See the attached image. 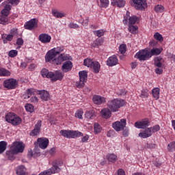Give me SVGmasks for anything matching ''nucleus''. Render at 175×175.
Instances as JSON below:
<instances>
[{"mask_svg":"<svg viewBox=\"0 0 175 175\" xmlns=\"http://www.w3.org/2000/svg\"><path fill=\"white\" fill-rule=\"evenodd\" d=\"M69 59H72V57L65 53L61 54L57 57V55L53 49L48 51L45 55L46 62H50V64L55 65H61L64 61H68Z\"/></svg>","mask_w":175,"mask_h":175,"instance_id":"f257e3e1","label":"nucleus"},{"mask_svg":"<svg viewBox=\"0 0 175 175\" xmlns=\"http://www.w3.org/2000/svg\"><path fill=\"white\" fill-rule=\"evenodd\" d=\"M41 75L42 77L50 79L51 81H57V80H62L64 79V73L61 70L55 71V72H49V70L42 68L41 70Z\"/></svg>","mask_w":175,"mask_h":175,"instance_id":"f03ea898","label":"nucleus"},{"mask_svg":"<svg viewBox=\"0 0 175 175\" xmlns=\"http://www.w3.org/2000/svg\"><path fill=\"white\" fill-rule=\"evenodd\" d=\"M60 135L66 139H76L84 136L83 133L72 130H62L60 131Z\"/></svg>","mask_w":175,"mask_h":175,"instance_id":"7ed1b4c3","label":"nucleus"},{"mask_svg":"<svg viewBox=\"0 0 175 175\" xmlns=\"http://www.w3.org/2000/svg\"><path fill=\"white\" fill-rule=\"evenodd\" d=\"M125 105V101L122 99H113L109 100L107 106L111 111H117L120 107H122Z\"/></svg>","mask_w":175,"mask_h":175,"instance_id":"20e7f679","label":"nucleus"},{"mask_svg":"<svg viewBox=\"0 0 175 175\" xmlns=\"http://www.w3.org/2000/svg\"><path fill=\"white\" fill-rule=\"evenodd\" d=\"M79 81L77 82L75 85L77 88H83L85 87V83H87V79L88 78V74L87 71L83 70L79 72Z\"/></svg>","mask_w":175,"mask_h":175,"instance_id":"39448f33","label":"nucleus"},{"mask_svg":"<svg viewBox=\"0 0 175 175\" xmlns=\"http://www.w3.org/2000/svg\"><path fill=\"white\" fill-rule=\"evenodd\" d=\"M135 58H137L139 61H147V59L151 58L150 51L147 49L141 50L135 54Z\"/></svg>","mask_w":175,"mask_h":175,"instance_id":"423d86ee","label":"nucleus"},{"mask_svg":"<svg viewBox=\"0 0 175 175\" xmlns=\"http://www.w3.org/2000/svg\"><path fill=\"white\" fill-rule=\"evenodd\" d=\"M24 144L20 142H15L10 147L12 152L14 154H18L19 152H23L25 148Z\"/></svg>","mask_w":175,"mask_h":175,"instance_id":"0eeeda50","label":"nucleus"},{"mask_svg":"<svg viewBox=\"0 0 175 175\" xmlns=\"http://www.w3.org/2000/svg\"><path fill=\"white\" fill-rule=\"evenodd\" d=\"M112 126L116 132H120V131H124V128L126 126V120L121 119L120 121H116L113 123Z\"/></svg>","mask_w":175,"mask_h":175,"instance_id":"6e6552de","label":"nucleus"},{"mask_svg":"<svg viewBox=\"0 0 175 175\" xmlns=\"http://www.w3.org/2000/svg\"><path fill=\"white\" fill-rule=\"evenodd\" d=\"M38 23H39V21L37 18H32L25 23L24 27L25 29L32 31V29L38 28Z\"/></svg>","mask_w":175,"mask_h":175,"instance_id":"1a4fd4ad","label":"nucleus"},{"mask_svg":"<svg viewBox=\"0 0 175 175\" xmlns=\"http://www.w3.org/2000/svg\"><path fill=\"white\" fill-rule=\"evenodd\" d=\"M133 6L137 10H144L147 7L146 0H132Z\"/></svg>","mask_w":175,"mask_h":175,"instance_id":"9d476101","label":"nucleus"},{"mask_svg":"<svg viewBox=\"0 0 175 175\" xmlns=\"http://www.w3.org/2000/svg\"><path fill=\"white\" fill-rule=\"evenodd\" d=\"M150 120L148 118H145L140 121L136 122L135 123V126L138 129H144L145 128H148V126H150Z\"/></svg>","mask_w":175,"mask_h":175,"instance_id":"9b49d317","label":"nucleus"},{"mask_svg":"<svg viewBox=\"0 0 175 175\" xmlns=\"http://www.w3.org/2000/svg\"><path fill=\"white\" fill-rule=\"evenodd\" d=\"M18 84V82L14 79H9L3 81V86L5 88H17Z\"/></svg>","mask_w":175,"mask_h":175,"instance_id":"f8f14e48","label":"nucleus"},{"mask_svg":"<svg viewBox=\"0 0 175 175\" xmlns=\"http://www.w3.org/2000/svg\"><path fill=\"white\" fill-rule=\"evenodd\" d=\"M38 95H40V99L42 100V102H47L50 100V93L47 92L46 90H40L37 92Z\"/></svg>","mask_w":175,"mask_h":175,"instance_id":"ddd939ff","label":"nucleus"},{"mask_svg":"<svg viewBox=\"0 0 175 175\" xmlns=\"http://www.w3.org/2000/svg\"><path fill=\"white\" fill-rule=\"evenodd\" d=\"M40 128H42V120H38L35 124L34 129L30 132V136H38L40 133Z\"/></svg>","mask_w":175,"mask_h":175,"instance_id":"4468645a","label":"nucleus"},{"mask_svg":"<svg viewBox=\"0 0 175 175\" xmlns=\"http://www.w3.org/2000/svg\"><path fill=\"white\" fill-rule=\"evenodd\" d=\"M70 60L71 59H68V61L65 62L62 66V70L64 73H67V72H70L72 70V68H73V63H72Z\"/></svg>","mask_w":175,"mask_h":175,"instance_id":"2eb2a0df","label":"nucleus"},{"mask_svg":"<svg viewBox=\"0 0 175 175\" xmlns=\"http://www.w3.org/2000/svg\"><path fill=\"white\" fill-rule=\"evenodd\" d=\"M38 40L41 42V43L47 44L51 42V36L48 33H41L38 36Z\"/></svg>","mask_w":175,"mask_h":175,"instance_id":"dca6fc26","label":"nucleus"},{"mask_svg":"<svg viewBox=\"0 0 175 175\" xmlns=\"http://www.w3.org/2000/svg\"><path fill=\"white\" fill-rule=\"evenodd\" d=\"M138 136L139 137H142V139H147L148 137H150V136H152V132L151 131V129L146 128L145 130L141 131Z\"/></svg>","mask_w":175,"mask_h":175,"instance_id":"f3484780","label":"nucleus"},{"mask_svg":"<svg viewBox=\"0 0 175 175\" xmlns=\"http://www.w3.org/2000/svg\"><path fill=\"white\" fill-rule=\"evenodd\" d=\"M37 142L38 143L40 148H42V150H45V148H47V146H49V139L38 138L37 139Z\"/></svg>","mask_w":175,"mask_h":175,"instance_id":"a211bd4d","label":"nucleus"},{"mask_svg":"<svg viewBox=\"0 0 175 175\" xmlns=\"http://www.w3.org/2000/svg\"><path fill=\"white\" fill-rule=\"evenodd\" d=\"M94 105H102L106 102V98L99 95H94L92 98Z\"/></svg>","mask_w":175,"mask_h":175,"instance_id":"6ab92c4d","label":"nucleus"},{"mask_svg":"<svg viewBox=\"0 0 175 175\" xmlns=\"http://www.w3.org/2000/svg\"><path fill=\"white\" fill-rule=\"evenodd\" d=\"M118 64V59L116 55H112L107 60V66H116Z\"/></svg>","mask_w":175,"mask_h":175,"instance_id":"aec40b11","label":"nucleus"},{"mask_svg":"<svg viewBox=\"0 0 175 175\" xmlns=\"http://www.w3.org/2000/svg\"><path fill=\"white\" fill-rule=\"evenodd\" d=\"M100 114L103 118H110L111 117V111L107 108H104L101 110Z\"/></svg>","mask_w":175,"mask_h":175,"instance_id":"412c9836","label":"nucleus"},{"mask_svg":"<svg viewBox=\"0 0 175 175\" xmlns=\"http://www.w3.org/2000/svg\"><path fill=\"white\" fill-rule=\"evenodd\" d=\"M48 172H49L50 174H55V173L61 172V168L52 163V167L48 169Z\"/></svg>","mask_w":175,"mask_h":175,"instance_id":"4be33fe9","label":"nucleus"},{"mask_svg":"<svg viewBox=\"0 0 175 175\" xmlns=\"http://www.w3.org/2000/svg\"><path fill=\"white\" fill-rule=\"evenodd\" d=\"M10 10H12V8L10 7V5H6L4 7V9L1 10V16H3L5 17H8L9 14H10Z\"/></svg>","mask_w":175,"mask_h":175,"instance_id":"5701e85b","label":"nucleus"},{"mask_svg":"<svg viewBox=\"0 0 175 175\" xmlns=\"http://www.w3.org/2000/svg\"><path fill=\"white\" fill-rule=\"evenodd\" d=\"M162 51H163V49H162V48L152 49L150 51H149V54L150 55V58H151V57H152V55H159V54H161L162 53Z\"/></svg>","mask_w":175,"mask_h":175,"instance_id":"b1692460","label":"nucleus"},{"mask_svg":"<svg viewBox=\"0 0 175 175\" xmlns=\"http://www.w3.org/2000/svg\"><path fill=\"white\" fill-rule=\"evenodd\" d=\"M52 14L56 18H62V17H65L66 16V13L59 12V11H58L57 10H52Z\"/></svg>","mask_w":175,"mask_h":175,"instance_id":"393cba45","label":"nucleus"},{"mask_svg":"<svg viewBox=\"0 0 175 175\" xmlns=\"http://www.w3.org/2000/svg\"><path fill=\"white\" fill-rule=\"evenodd\" d=\"M103 44V38H96L91 44L92 49H95V47H98V46H102Z\"/></svg>","mask_w":175,"mask_h":175,"instance_id":"a878e982","label":"nucleus"},{"mask_svg":"<svg viewBox=\"0 0 175 175\" xmlns=\"http://www.w3.org/2000/svg\"><path fill=\"white\" fill-rule=\"evenodd\" d=\"M90 68L91 69H93L94 73H99L100 70V64L98 62H94Z\"/></svg>","mask_w":175,"mask_h":175,"instance_id":"bb28decb","label":"nucleus"},{"mask_svg":"<svg viewBox=\"0 0 175 175\" xmlns=\"http://www.w3.org/2000/svg\"><path fill=\"white\" fill-rule=\"evenodd\" d=\"M114 1L113 2H111V5L114 6L115 5H117L118 8H124L125 6L126 1L125 0H112Z\"/></svg>","mask_w":175,"mask_h":175,"instance_id":"cd10ccee","label":"nucleus"},{"mask_svg":"<svg viewBox=\"0 0 175 175\" xmlns=\"http://www.w3.org/2000/svg\"><path fill=\"white\" fill-rule=\"evenodd\" d=\"M128 31L130 33H133V35L137 33L139 31V27L137 25H129L128 27Z\"/></svg>","mask_w":175,"mask_h":175,"instance_id":"c85d7f7f","label":"nucleus"},{"mask_svg":"<svg viewBox=\"0 0 175 175\" xmlns=\"http://www.w3.org/2000/svg\"><path fill=\"white\" fill-rule=\"evenodd\" d=\"M106 158L108 161L114 163V162L117 161V154H115L114 153L108 154Z\"/></svg>","mask_w":175,"mask_h":175,"instance_id":"c756f323","label":"nucleus"},{"mask_svg":"<svg viewBox=\"0 0 175 175\" xmlns=\"http://www.w3.org/2000/svg\"><path fill=\"white\" fill-rule=\"evenodd\" d=\"M154 65L156 66L157 68H162V57H156L154 59Z\"/></svg>","mask_w":175,"mask_h":175,"instance_id":"7c9ffc66","label":"nucleus"},{"mask_svg":"<svg viewBox=\"0 0 175 175\" xmlns=\"http://www.w3.org/2000/svg\"><path fill=\"white\" fill-rule=\"evenodd\" d=\"M21 121V118L17 116V115H15V117H14V120L11 122L10 124H12V125H14V126H16L17 125H20Z\"/></svg>","mask_w":175,"mask_h":175,"instance_id":"2f4dec72","label":"nucleus"},{"mask_svg":"<svg viewBox=\"0 0 175 175\" xmlns=\"http://www.w3.org/2000/svg\"><path fill=\"white\" fill-rule=\"evenodd\" d=\"M3 38V42L4 44L8 43V42H12V40H13V36H12L11 34H3L2 36Z\"/></svg>","mask_w":175,"mask_h":175,"instance_id":"473e14b6","label":"nucleus"},{"mask_svg":"<svg viewBox=\"0 0 175 175\" xmlns=\"http://www.w3.org/2000/svg\"><path fill=\"white\" fill-rule=\"evenodd\" d=\"M16 114L14 113H9L5 116V121L11 124L13 120L14 119Z\"/></svg>","mask_w":175,"mask_h":175,"instance_id":"72a5a7b5","label":"nucleus"},{"mask_svg":"<svg viewBox=\"0 0 175 175\" xmlns=\"http://www.w3.org/2000/svg\"><path fill=\"white\" fill-rule=\"evenodd\" d=\"M25 172H27L25 167L24 165H20L16 170V174L25 175Z\"/></svg>","mask_w":175,"mask_h":175,"instance_id":"f704fd0d","label":"nucleus"},{"mask_svg":"<svg viewBox=\"0 0 175 175\" xmlns=\"http://www.w3.org/2000/svg\"><path fill=\"white\" fill-rule=\"evenodd\" d=\"M6 147H8V142L5 141L0 142V154H3L6 150Z\"/></svg>","mask_w":175,"mask_h":175,"instance_id":"c9c22d12","label":"nucleus"},{"mask_svg":"<svg viewBox=\"0 0 175 175\" xmlns=\"http://www.w3.org/2000/svg\"><path fill=\"white\" fill-rule=\"evenodd\" d=\"M85 117L88 120H92V118H95V112L94 111H88L85 113Z\"/></svg>","mask_w":175,"mask_h":175,"instance_id":"e433bc0d","label":"nucleus"},{"mask_svg":"<svg viewBox=\"0 0 175 175\" xmlns=\"http://www.w3.org/2000/svg\"><path fill=\"white\" fill-rule=\"evenodd\" d=\"M10 23V21H9V18L8 16H3L1 15L0 16V24H2L3 25H6Z\"/></svg>","mask_w":175,"mask_h":175,"instance_id":"4c0bfd02","label":"nucleus"},{"mask_svg":"<svg viewBox=\"0 0 175 175\" xmlns=\"http://www.w3.org/2000/svg\"><path fill=\"white\" fill-rule=\"evenodd\" d=\"M10 71L6 70L5 68H0V76H3V77H6L8 76H10Z\"/></svg>","mask_w":175,"mask_h":175,"instance_id":"58836bf2","label":"nucleus"},{"mask_svg":"<svg viewBox=\"0 0 175 175\" xmlns=\"http://www.w3.org/2000/svg\"><path fill=\"white\" fill-rule=\"evenodd\" d=\"M106 31L103 29L96 30L93 31L94 35L98 36V38H102L105 35Z\"/></svg>","mask_w":175,"mask_h":175,"instance_id":"ea45409f","label":"nucleus"},{"mask_svg":"<svg viewBox=\"0 0 175 175\" xmlns=\"http://www.w3.org/2000/svg\"><path fill=\"white\" fill-rule=\"evenodd\" d=\"M94 61L90 59H85L83 62V65L87 66L88 68H92V65L94 64Z\"/></svg>","mask_w":175,"mask_h":175,"instance_id":"a19ab883","label":"nucleus"},{"mask_svg":"<svg viewBox=\"0 0 175 175\" xmlns=\"http://www.w3.org/2000/svg\"><path fill=\"white\" fill-rule=\"evenodd\" d=\"M159 88H153L152 90V96L155 99H159Z\"/></svg>","mask_w":175,"mask_h":175,"instance_id":"79ce46f5","label":"nucleus"},{"mask_svg":"<svg viewBox=\"0 0 175 175\" xmlns=\"http://www.w3.org/2000/svg\"><path fill=\"white\" fill-rule=\"evenodd\" d=\"M99 2L98 6H100V8H107L109 6V0H99Z\"/></svg>","mask_w":175,"mask_h":175,"instance_id":"37998d69","label":"nucleus"},{"mask_svg":"<svg viewBox=\"0 0 175 175\" xmlns=\"http://www.w3.org/2000/svg\"><path fill=\"white\" fill-rule=\"evenodd\" d=\"M83 114H84V111L80 109L75 112V117L79 118V120H83Z\"/></svg>","mask_w":175,"mask_h":175,"instance_id":"c03bdc74","label":"nucleus"},{"mask_svg":"<svg viewBox=\"0 0 175 175\" xmlns=\"http://www.w3.org/2000/svg\"><path fill=\"white\" fill-rule=\"evenodd\" d=\"M94 128L95 135H98V133H100V132L102 131V127L98 123L94 124Z\"/></svg>","mask_w":175,"mask_h":175,"instance_id":"a18cd8bd","label":"nucleus"},{"mask_svg":"<svg viewBox=\"0 0 175 175\" xmlns=\"http://www.w3.org/2000/svg\"><path fill=\"white\" fill-rule=\"evenodd\" d=\"M149 129H150L151 132H152V133H155L156 132H159V131H160L161 129V126L158 124L153 126L152 127H149Z\"/></svg>","mask_w":175,"mask_h":175,"instance_id":"49530a36","label":"nucleus"},{"mask_svg":"<svg viewBox=\"0 0 175 175\" xmlns=\"http://www.w3.org/2000/svg\"><path fill=\"white\" fill-rule=\"evenodd\" d=\"M136 21H137V18L136 16H131L129 18V24H131V25L136 24Z\"/></svg>","mask_w":175,"mask_h":175,"instance_id":"de8ad7c7","label":"nucleus"},{"mask_svg":"<svg viewBox=\"0 0 175 175\" xmlns=\"http://www.w3.org/2000/svg\"><path fill=\"white\" fill-rule=\"evenodd\" d=\"M119 51L120 54H125L126 53V44H122L119 47Z\"/></svg>","mask_w":175,"mask_h":175,"instance_id":"09e8293b","label":"nucleus"},{"mask_svg":"<svg viewBox=\"0 0 175 175\" xmlns=\"http://www.w3.org/2000/svg\"><path fill=\"white\" fill-rule=\"evenodd\" d=\"M25 109L27 111H29V113H33V105L31 104H27L25 106Z\"/></svg>","mask_w":175,"mask_h":175,"instance_id":"8fccbe9b","label":"nucleus"},{"mask_svg":"<svg viewBox=\"0 0 175 175\" xmlns=\"http://www.w3.org/2000/svg\"><path fill=\"white\" fill-rule=\"evenodd\" d=\"M163 10H165V8H163L162 5H157L154 7V11L157 13H162V12H163Z\"/></svg>","mask_w":175,"mask_h":175,"instance_id":"3c124183","label":"nucleus"},{"mask_svg":"<svg viewBox=\"0 0 175 175\" xmlns=\"http://www.w3.org/2000/svg\"><path fill=\"white\" fill-rule=\"evenodd\" d=\"M52 51L55 52V53L58 55L59 53H62L64 51V46H58L57 48L52 49Z\"/></svg>","mask_w":175,"mask_h":175,"instance_id":"603ef678","label":"nucleus"},{"mask_svg":"<svg viewBox=\"0 0 175 175\" xmlns=\"http://www.w3.org/2000/svg\"><path fill=\"white\" fill-rule=\"evenodd\" d=\"M154 38L156 40H159V42H163V37L159 33H155L154 34Z\"/></svg>","mask_w":175,"mask_h":175,"instance_id":"864d4df0","label":"nucleus"},{"mask_svg":"<svg viewBox=\"0 0 175 175\" xmlns=\"http://www.w3.org/2000/svg\"><path fill=\"white\" fill-rule=\"evenodd\" d=\"M18 53L16 50H11L8 53V56L11 58H14V57H17Z\"/></svg>","mask_w":175,"mask_h":175,"instance_id":"5fc2aeb1","label":"nucleus"},{"mask_svg":"<svg viewBox=\"0 0 175 175\" xmlns=\"http://www.w3.org/2000/svg\"><path fill=\"white\" fill-rule=\"evenodd\" d=\"M168 151H174L175 150V142H172L167 145V147Z\"/></svg>","mask_w":175,"mask_h":175,"instance_id":"6e6d98bb","label":"nucleus"},{"mask_svg":"<svg viewBox=\"0 0 175 175\" xmlns=\"http://www.w3.org/2000/svg\"><path fill=\"white\" fill-rule=\"evenodd\" d=\"M10 33L13 38H14V36H17V35H18V29L17 28H13L10 30Z\"/></svg>","mask_w":175,"mask_h":175,"instance_id":"4d7b16f0","label":"nucleus"},{"mask_svg":"<svg viewBox=\"0 0 175 175\" xmlns=\"http://www.w3.org/2000/svg\"><path fill=\"white\" fill-rule=\"evenodd\" d=\"M141 98H148V91L146 89H143L140 94Z\"/></svg>","mask_w":175,"mask_h":175,"instance_id":"13d9d810","label":"nucleus"},{"mask_svg":"<svg viewBox=\"0 0 175 175\" xmlns=\"http://www.w3.org/2000/svg\"><path fill=\"white\" fill-rule=\"evenodd\" d=\"M14 154H17V153H14V152H12L11 149L8 152V159H10V161H13V159H14Z\"/></svg>","mask_w":175,"mask_h":175,"instance_id":"bf43d9fd","label":"nucleus"},{"mask_svg":"<svg viewBox=\"0 0 175 175\" xmlns=\"http://www.w3.org/2000/svg\"><path fill=\"white\" fill-rule=\"evenodd\" d=\"M88 23H90V18L88 16H87V17H85V19L83 20V21L81 22V25L83 27H88Z\"/></svg>","mask_w":175,"mask_h":175,"instance_id":"052dcab7","label":"nucleus"},{"mask_svg":"<svg viewBox=\"0 0 175 175\" xmlns=\"http://www.w3.org/2000/svg\"><path fill=\"white\" fill-rule=\"evenodd\" d=\"M27 97H25V99H28L29 98H31V96H32V95H35V92H33V91L32 90V89H28L27 92Z\"/></svg>","mask_w":175,"mask_h":175,"instance_id":"680f3d73","label":"nucleus"},{"mask_svg":"<svg viewBox=\"0 0 175 175\" xmlns=\"http://www.w3.org/2000/svg\"><path fill=\"white\" fill-rule=\"evenodd\" d=\"M53 164H55L56 166H58V167L62 166L64 165V162L62 160H56L53 162Z\"/></svg>","mask_w":175,"mask_h":175,"instance_id":"e2e57ef3","label":"nucleus"},{"mask_svg":"<svg viewBox=\"0 0 175 175\" xmlns=\"http://www.w3.org/2000/svg\"><path fill=\"white\" fill-rule=\"evenodd\" d=\"M30 102H31V103H38V102H39V98H38L36 96H33L30 98Z\"/></svg>","mask_w":175,"mask_h":175,"instance_id":"0e129e2a","label":"nucleus"},{"mask_svg":"<svg viewBox=\"0 0 175 175\" xmlns=\"http://www.w3.org/2000/svg\"><path fill=\"white\" fill-rule=\"evenodd\" d=\"M88 140H90V135H85L81 138L82 143H88Z\"/></svg>","mask_w":175,"mask_h":175,"instance_id":"69168bd1","label":"nucleus"},{"mask_svg":"<svg viewBox=\"0 0 175 175\" xmlns=\"http://www.w3.org/2000/svg\"><path fill=\"white\" fill-rule=\"evenodd\" d=\"M115 133H116V132L114 131V130H109L107 133V137H113V136H114Z\"/></svg>","mask_w":175,"mask_h":175,"instance_id":"338daca9","label":"nucleus"},{"mask_svg":"<svg viewBox=\"0 0 175 175\" xmlns=\"http://www.w3.org/2000/svg\"><path fill=\"white\" fill-rule=\"evenodd\" d=\"M16 44H17L18 46H23V44H24V40H23V38H18L16 40Z\"/></svg>","mask_w":175,"mask_h":175,"instance_id":"774afa93","label":"nucleus"}]
</instances>
